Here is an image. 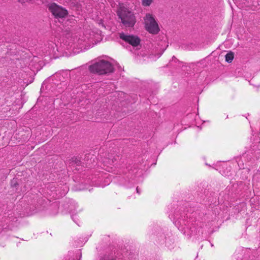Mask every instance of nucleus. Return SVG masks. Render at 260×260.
<instances>
[{"mask_svg": "<svg viewBox=\"0 0 260 260\" xmlns=\"http://www.w3.org/2000/svg\"><path fill=\"white\" fill-rule=\"evenodd\" d=\"M89 68L90 72L100 75L110 73L113 71V67L111 63L103 60L90 65Z\"/></svg>", "mask_w": 260, "mask_h": 260, "instance_id": "obj_1", "label": "nucleus"}, {"mask_svg": "<svg viewBox=\"0 0 260 260\" xmlns=\"http://www.w3.org/2000/svg\"><path fill=\"white\" fill-rule=\"evenodd\" d=\"M117 14L122 23L125 26L131 27L135 23V18L134 15L123 5H120Z\"/></svg>", "mask_w": 260, "mask_h": 260, "instance_id": "obj_2", "label": "nucleus"}, {"mask_svg": "<svg viewBox=\"0 0 260 260\" xmlns=\"http://www.w3.org/2000/svg\"><path fill=\"white\" fill-rule=\"evenodd\" d=\"M145 25L147 30L151 34H156L159 31L158 24L151 14H148L146 15Z\"/></svg>", "mask_w": 260, "mask_h": 260, "instance_id": "obj_3", "label": "nucleus"}, {"mask_svg": "<svg viewBox=\"0 0 260 260\" xmlns=\"http://www.w3.org/2000/svg\"><path fill=\"white\" fill-rule=\"evenodd\" d=\"M49 9L56 17L63 18L67 15V11L55 3L49 5Z\"/></svg>", "mask_w": 260, "mask_h": 260, "instance_id": "obj_4", "label": "nucleus"}, {"mask_svg": "<svg viewBox=\"0 0 260 260\" xmlns=\"http://www.w3.org/2000/svg\"><path fill=\"white\" fill-rule=\"evenodd\" d=\"M120 38L134 47L138 46L140 43V39L136 36L120 34Z\"/></svg>", "mask_w": 260, "mask_h": 260, "instance_id": "obj_5", "label": "nucleus"}, {"mask_svg": "<svg viewBox=\"0 0 260 260\" xmlns=\"http://www.w3.org/2000/svg\"><path fill=\"white\" fill-rule=\"evenodd\" d=\"M234 53L230 51L225 55V60L228 62H231L234 59Z\"/></svg>", "mask_w": 260, "mask_h": 260, "instance_id": "obj_6", "label": "nucleus"}, {"mask_svg": "<svg viewBox=\"0 0 260 260\" xmlns=\"http://www.w3.org/2000/svg\"><path fill=\"white\" fill-rule=\"evenodd\" d=\"M152 0H143L142 4L145 6H148L152 3Z\"/></svg>", "mask_w": 260, "mask_h": 260, "instance_id": "obj_7", "label": "nucleus"}, {"mask_svg": "<svg viewBox=\"0 0 260 260\" xmlns=\"http://www.w3.org/2000/svg\"><path fill=\"white\" fill-rule=\"evenodd\" d=\"M21 3H30L32 2L34 0H18Z\"/></svg>", "mask_w": 260, "mask_h": 260, "instance_id": "obj_8", "label": "nucleus"}, {"mask_svg": "<svg viewBox=\"0 0 260 260\" xmlns=\"http://www.w3.org/2000/svg\"><path fill=\"white\" fill-rule=\"evenodd\" d=\"M85 40H86L85 39H84V40L79 39V40H78L79 43H81V42L82 41H85Z\"/></svg>", "mask_w": 260, "mask_h": 260, "instance_id": "obj_9", "label": "nucleus"}, {"mask_svg": "<svg viewBox=\"0 0 260 260\" xmlns=\"http://www.w3.org/2000/svg\"><path fill=\"white\" fill-rule=\"evenodd\" d=\"M137 191L138 193H139V190L138 188H137Z\"/></svg>", "mask_w": 260, "mask_h": 260, "instance_id": "obj_10", "label": "nucleus"}]
</instances>
